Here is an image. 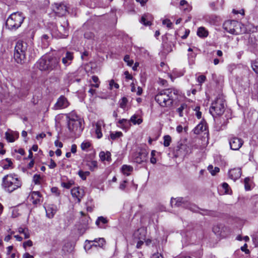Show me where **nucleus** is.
Instances as JSON below:
<instances>
[{
    "label": "nucleus",
    "instance_id": "obj_1",
    "mask_svg": "<svg viewBox=\"0 0 258 258\" xmlns=\"http://www.w3.org/2000/svg\"><path fill=\"white\" fill-rule=\"evenodd\" d=\"M178 93V91L174 89H164L155 95V100L161 107L169 108L176 99Z\"/></svg>",
    "mask_w": 258,
    "mask_h": 258
},
{
    "label": "nucleus",
    "instance_id": "obj_2",
    "mask_svg": "<svg viewBox=\"0 0 258 258\" xmlns=\"http://www.w3.org/2000/svg\"><path fill=\"white\" fill-rule=\"evenodd\" d=\"M35 65L41 71L49 73L60 68L59 58L50 55H43L38 59Z\"/></svg>",
    "mask_w": 258,
    "mask_h": 258
},
{
    "label": "nucleus",
    "instance_id": "obj_3",
    "mask_svg": "<svg viewBox=\"0 0 258 258\" xmlns=\"http://www.w3.org/2000/svg\"><path fill=\"white\" fill-rule=\"evenodd\" d=\"M33 48V43L31 41L29 43L26 42L19 40L15 47L14 58L15 60L20 64H23L26 60V52L28 49L32 51Z\"/></svg>",
    "mask_w": 258,
    "mask_h": 258
},
{
    "label": "nucleus",
    "instance_id": "obj_4",
    "mask_svg": "<svg viewBox=\"0 0 258 258\" xmlns=\"http://www.w3.org/2000/svg\"><path fill=\"white\" fill-rule=\"evenodd\" d=\"M22 182L17 175L9 174L5 175L2 179V186L4 190L12 192L20 187Z\"/></svg>",
    "mask_w": 258,
    "mask_h": 258
},
{
    "label": "nucleus",
    "instance_id": "obj_5",
    "mask_svg": "<svg viewBox=\"0 0 258 258\" xmlns=\"http://www.w3.org/2000/svg\"><path fill=\"white\" fill-rule=\"evenodd\" d=\"M68 127L72 135L80 136L83 127L82 120L75 112H72L68 115Z\"/></svg>",
    "mask_w": 258,
    "mask_h": 258
},
{
    "label": "nucleus",
    "instance_id": "obj_6",
    "mask_svg": "<svg viewBox=\"0 0 258 258\" xmlns=\"http://www.w3.org/2000/svg\"><path fill=\"white\" fill-rule=\"evenodd\" d=\"M24 19L21 13L16 12L12 14L7 19L6 25L10 30H16L20 27Z\"/></svg>",
    "mask_w": 258,
    "mask_h": 258
},
{
    "label": "nucleus",
    "instance_id": "obj_7",
    "mask_svg": "<svg viewBox=\"0 0 258 258\" xmlns=\"http://www.w3.org/2000/svg\"><path fill=\"white\" fill-rule=\"evenodd\" d=\"M170 204L172 207H182L195 212H197L198 209L195 205L191 204L186 198L182 197L171 198Z\"/></svg>",
    "mask_w": 258,
    "mask_h": 258
},
{
    "label": "nucleus",
    "instance_id": "obj_8",
    "mask_svg": "<svg viewBox=\"0 0 258 258\" xmlns=\"http://www.w3.org/2000/svg\"><path fill=\"white\" fill-rule=\"evenodd\" d=\"M224 111V101L222 99L217 98L212 104L210 109V112L213 115L214 114L220 115Z\"/></svg>",
    "mask_w": 258,
    "mask_h": 258
},
{
    "label": "nucleus",
    "instance_id": "obj_9",
    "mask_svg": "<svg viewBox=\"0 0 258 258\" xmlns=\"http://www.w3.org/2000/svg\"><path fill=\"white\" fill-rule=\"evenodd\" d=\"M240 24L234 20H228L225 21L223 27L225 30L232 34L238 35L239 32L237 31L238 27H240Z\"/></svg>",
    "mask_w": 258,
    "mask_h": 258
},
{
    "label": "nucleus",
    "instance_id": "obj_10",
    "mask_svg": "<svg viewBox=\"0 0 258 258\" xmlns=\"http://www.w3.org/2000/svg\"><path fill=\"white\" fill-rule=\"evenodd\" d=\"M189 148L185 144H180L178 145L174 149L173 155L175 157H181L183 158L189 154Z\"/></svg>",
    "mask_w": 258,
    "mask_h": 258
},
{
    "label": "nucleus",
    "instance_id": "obj_11",
    "mask_svg": "<svg viewBox=\"0 0 258 258\" xmlns=\"http://www.w3.org/2000/svg\"><path fill=\"white\" fill-rule=\"evenodd\" d=\"M105 244V240L103 238H95L93 240H87L85 241V248L89 249L92 247H102Z\"/></svg>",
    "mask_w": 258,
    "mask_h": 258
},
{
    "label": "nucleus",
    "instance_id": "obj_12",
    "mask_svg": "<svg viewBox=\"0 0 258 258\" xmlns=\"http://www.w3.org/2000/svg\"><path fill=\"white\" fill-rule=\"evenodd\" d=\"M68 25L67 21H64L63 24H61L58 28H56L55 26H54L53 28L52 29V35L59 36L58 35L60 34V36L68 35Z\"/></svg>",
    "mask_w": 258,
    "mask_h": 258
},
{
    "label": "nucleus",
    "instance_id": "obj_13",
    "mask_svg": "<svg viewBox=\"0 0 258 258\" xmlns=\"http://www.w3.org/2000/svg\"><path fill=\"white\" fill-rule=\"evenodd\" d=\"M229 143L230 149L232 150H238L243 144V140L236 137H231L229 138Z\"/></svg>",
    "mask_w": 258,
    "mask_h": 258
},
{
    "label": "nucleus",
    "instance_id": "obj_14",
    "mask_svg": "<svg viewBox=\"0 0 258 258\" xmlns=\"http://www.w3.org/2000/svg\"><path fill=\"white\" fill-rule=\"evenodd\" d=\"M53 10L59 17L65 16L68 13L67 6L63 3L55 4Z\"/></svg>",
    "mask_w": 258,
    "mask_h": 258
},
{
    "label": "nucleus",
    "instance_id": "obj_15",
    "mask_svg": "<svg viewBox=\"0 0 258 258\" xmlns=\"http://www.w3.org/2000/svg\"><path fill=\"white\" fill-rule=\"evenodd\" d=\"M148 153L146 150H141L140 152L136 153L134 157V162L141 164L147 159Z\"/></svg>",
    "mask_w": 258,
    "mask_h": 258
},
{
    "label": "nucleus",
    "instance_id": "obj_16",
    "mask_svg": "<svg viewBox=\"0 0 258 258\" xmlns=\"http://www.w3.org/2000/svg\"><path fill=\"white\" fill-rule=\"evenodd\" d=\"M71 195L73 198L76 199L78 203H80L85 196V192L83 188L76 187L71 189Z\"/></svg>",
    "mask_w": 258,
    "mask_h": 258
},
{
    "label": "nucleus",
    "instance_id": "obj_17",
    "mask_svg": "<svg viewBox=\"0 0 258 258\" xmlns=\"http://www.w3.org/2000/svg\"><path fill=\"white\" fill-rule=\"evenodd\" d=\"M69 103L67 99L63 96H61L57 99V102L54 105V109L55 110L61 109L67 107Z\"/></svg>",
    "mask_w": 258,
    "mask_h": 258
},
{
    "label": "nucleus",
    "instance_id": "obj_18",
    "mask_svg": "<svg viewBox=\"0 0 258 258\" xmlns=\"http://www.w3.org/2000/svg\"><path fill=\"white\" fill-rule=\"evenodd\" d=\"M74 58L73 53L70 51H64L62 54V62L65 67L71 64Z\"/></svg>",
    "mask_w": 258,
    "mask_h": 258
},
{
    "label": "nucleus",
    "instance_id": "obj_19",
    "mask_svg": "<svg viewBox=\"0 0 258 258\" xmlns=\"http://www.w3.org/2000/svg\"><path fill=\"white\" fill-rule=\"evenodd\" d=\"M30 200L34 205L41 204L43 198L40 193L38 191H32L30 194Z\"/></svg>",
    "mask_w": 258,
    "mask_h": 258
},
{
    "label": "nucleus",
    "instance_id": "obj_20",
    "mask_svg": "<svg viewBox=\"0 0 258 258\" xmlns=\"http://www.w3.org/2000/svg\"><path fill=\"white\" fill-rule=\"evenodd\" d=\"M116 125L118 127L125 131H127L132 125L130 120L124 118L118 120L116 122Z\"/></svg>",
    "mask_w": 258,
    "mask_h": 258
},
{
    "label": "nucleus",
    "instance_id": "obj_21",
    "mask_svg": "<svg viewBox=\"0 0 258 258\" xmlns=\"http://www.w3.org/2000/svg\"><path fill=\"white\" fill-rule=\"evenodd\" d=\"M57 210V208L56 205L53 204L48 205L45 208L46 216L49 218H52Z\"/></svg>",
    "mask_w": 258,
    "mask_h": 258
},
{
    "label": "nucleus",
    "instance_id": "obj_22",
    "mask_svg": "<svg viewBox=\"0 0 258 258\" xmlns=\"http://www.w3.org/2000/svg\"><path fill=\"white\" fill-rule=\"evenodd\" d=\"M229 177L231 179L235 181L240 178L241 175V169L239 168H233L229 171Z\"/></svg>",
    "mask_w": 258,
    "mask_h": 258
},
{
    "label": "nucleus",
    "instance_id": "obj_23",
    "mask_svg": "<svg viewBox=\"0 0 258 258\" xmlns=\"http://www.w3.org/2000/svg\"><path fill=\"white\" fill-rule=\"evenodd\" d=\"M207 125L206 122L205 121H202L195 128L194 132L195 134L199 135L202 132L207 131Z\"/></svg>",
    "mask_w": 258,
    "mask_h": 258
},
{
    "label": "nucleus",
    "instance_id": "obj_24",
    "mask_svg": "<svg viewBox=\"0 0 258 258\" xmlns=\"http://www.w3.org/2000/svg\"><path fill=\"white\" fill-rule=\"evenodd\" d=\"M146 235V231L144 228H141L138 229L134 233V237L137 239L145 240Z\"/></svg>",
    "mask_w": 258,
    "mask_h": 258
},
{
    "label": "nucleus",
    "instance_id": "obj_25",
    "mask_svg": "<svg viewBox=\"0 0 258 258\" xmlns=\"http://www.w3.org/2000/svg\"><path fill=\"white\" fill-rule=\"evenodd\" d=\"M99 157L102 161H110L111 160V153L108 151L106 152L103 151L100 152L99 153Z\"/></svg>",
    "mask_w": 258,
    "mask_h": 258
},
{
    "label": "nucleus",
    "instance_id": "obj_26",
    "mask_svg": "<svg viewBox=\"0 0 258 258\" xmlns=\"http://www.w3.org/2000/svg\"><path fill=\"white\" fill-rule=\"evenodd\" d=\"M121 170L124 175L128 176L133 171V167L131 165H123L122 166Z\"/></svg>",
    "mask_w": 258,
    "mask_h": 258
},
{
    "label": "nucleus",
    "instance_id": "obj_27",
    "mask_svg": "<svg viewBox=\"0 0 258 258\" xmlns=\"http://www.w3.org/2000/svg\"><path fill=\"white\" fill-rule=\"evenodd\" d=\"M102 122L101 121H98L96 123V129H95V133L97 135V137L98 139L101 138L102 137V134L101 133V125Z\"/></svg>",
    "mask_w": 258,
    "mask_h": 258
},
{
    "label": "nucleus",
    "instance_id": "obj_28",
    "mask_svg": "<svg viewBox=\"0 0 258 258\" xmlns=\"http://www.w3.org/2000/svg\"><path fill=\"white\" fill-rule=\"evenodd\" d=\"M5 136L6 139L9 142H14L16 139H17L18 137L17 134H16V135H14V134L9 133V132H6Z\"/></svg>",
    "mask_w": 258,
    "mask_h": 258
},
{
    "label": "nucleus",
    "instance_id": "obj_29",
    "mask_svg": "<svg viewBox=\"0 0 258 258\" xmlns=\"http://www.w3.org/2000/svg\"><path fill=\"white\" fill-rule=\"evenodd\" d=\"M197 35L201 37H206L208 35V31L204 27H200L197 31Z\"/></svg>",
    "mask_w": 258,
    "mask_h": 258
},
{
    "label": "nucleus",
    "instance_id": "obj_30",
    "mask_svg": "<svg viewBox=\"0 0 258 258\" xmlns=\"http://www.w3.org/2000/svg\"><path fill=\"white\" fill-rule=\"evenodd\" d=\"M108 220L106 218L101 216L98 218L97 220L96 221V224L100 228H104V227L102 225H100V224H106Z\"/></svg>",
    "mask_w": 258,
    "mask_h": 258
},
{
    "label": "nucleus",
    "instance_id": "obj_31",
    "mask_svg": "<svg viewBox=\"0 0 258 258\" xmlns=\"http://www.w3.org/2000/svg\"><path fill=\"white\" fill-rule=\"evenodd\" d=\"M18 231L21 234H23L24 235V238L25 239H27V238H29L30 232H29V230L27 228L19 227L18 229Z\"/></svg>",
    "mask_w": 258,
    "mask_h": 258
},
{
    "label": "nucleus",
    "instance_id": "obj_32",
    "mask_svg": "<svg viewBox=\"0 0 258 258\" xmlns=\"http://www.w3.org/2000/svg\"><path fill=\"white\" fill-rule=\"evenodd\" d=\"M187 107V106L185 103H182L180 105V107H179L177 109L176 111L180 117H182L183 116V111L186 110Z\"/></svg>",
    "mask_w": 258,
    "mask_h": 258
},
{
    "label": "nucleus",
    "instance_id": "obj_33",
    "mask_svg": "<svg viewBox=\"0 0 258 258\" xmlns=\"http://www.w3.org/2000/svg\"><path fill=\"white\" fill-rule=\"evenodd\" d=\"M87 165L91 171H94L98 168V163L96 161L93 160L88 162Z\"/></svg>",
    "mask_w": 258,
    "mask_h": 258
},
{
    "label": "nucleus",
    "instance_id": "obj_34",
    "mask_svg": "<svg viewBox=\"0 0 258 258\" xmlns=\"http://www.w3.org/2000/svg\"><path fill=\"white\" fill-rule=\"evenodd\" d=\"M137 118V116L136 115H133L131 119H130V122H133L134 124H140L143 122V120L141 118Z\"/></svg>",
    "mask_w": 258,
    "mask_h": 258
},
{
    "label": "nucleus",
    "instance_id": "obj_35",
    "mask_svg": "<svg viewBox=\"0 0 258 258\" xmlns=\"http://www.w3.org/2000/svg\"><path fill=\"white\" fill-rule=\"evenodd\" d=\"M123 134L121 132H111L110 135L111 139L115 140L116 139L122 136Z\"/></svg>",
    "mask_w": 258,
    "mask_h": 258
},
{
    "label": "nucleus",
    "instance_id": "obj_36",
    "mask_svg": "<svg viewBox=\"0 0 258 258\" xmlns=\"http://www.w3.org/2000/svg\"><path fill=\"white\" fill-rule=\"evenodd\" d=\"M91 144L89 141H84L81 145V148L83 151H88Z\"/></svg>",
    "mask_w": 258,
    "mask_h": 258
},
{
    "label": "nucleus",
    "instance_id": "obj_37",
    "mask_svg": "<svg viewBox=\"0 0 258 258\" xmlns=\"http://www.w3.org/2000/svg\"><path fill=\"white\" fill-rule=\"evenodd\" d=\"M141 22L145 26H149L151 25V22L149 20L147 15H144L142 17Z\"/></svg>",
    "mask_w": 258,
    "mask_h": 258
},
{
    "label": "nucleus",
    "instance_id": "obj_38",
    "mask_svg": "<svg viewBox=\"0 0 258 258\" xmlns=\"http://www.w3.org/2000/svg\"><path fill=\"white\" fill-rule=\"evenodd\" d=\"M78 175L82 179L86 180L87 177L90 175V172L79 170L78 172Z\"/></svg>",
    "mask_w": 258,
    "mask_h": 258
},
{
    "label": "nucleus",
    "instance_id": "obj_39",
    "mask_svg": "<svg viewBox=\"0 0 258 258\" xmlns=\"http://www.w3.org/2000/svg\"><path fill=\"white\" fill-rule=\"evenodd\" d=\"M164 143L163 145L165 147H168L171 142V138L169 135H166L163 137Z\"/></svg>",
    "mask_w": 258,
    "mask_h": 258
},
{
    "label": "nucleus",
    "instance_id": "obj_40",
    "mask_svg": "<svg viewBox=\"0 0 258 258\" xmlns=\"http://www.w3.org/2000/svg\"><path fill=\"white\" fill-rule=\"evenodd\" d=\"M92 79L93 82L95 83L94 84H91V86L95 88H98L99 87L100 81L99 80V78L96 76H93L92 77Z\"/></svg>",
    "mask_w": 258,
    "mask_h": 258
},
{
    "label": "nucleus",
    "instance_id": "obj_41",
    "mask_svg": "<svg viewBox=\"0 0 258 258\" xmlns=\"http://www.w3.org/2000/svg\"><path fill=\"white\" fill-rule=\"evenodd\" d=\"M251 67L253 70L258 74V59H255L252 61Z\"/></svg>",
    "mask_w": 258,
    "mask_h": 258
},
{
    "label": "nucleus",
    "instance_id": "obj_42",
    "mask_svg": "<svg viewBox=\"0 0 258 258\" xmlns=\"http://www.w3.org/2000/svg\"><path fill=\"white\" fill-rule=\"evenodd\" d=\"M127 101V99L126 97H123L119 102V106L124 109L126 107Z\"/></svg>",
    "mask_w": 258,
    "mask_h": 258
},
{
    "label": "nucleus",
    "instance_id": "obj_43",
    "mask_svg": "<svg viewBox=\"0 0 258 258\" xmlns=\"http://www.w3.org/2000/svg\"><path fill=\"white\" fill-rule=\"evenodd\" d=\"M249 182L250 178L249 177H246L244 180V187L246 190H250V185Z\"/></svg>",
    "mask_w": 258,
    "mask_h": 258
},
{
    "label": "nucleus",
    "instance_id": "obj_44",
    "mask_svg": "<svg viewBox=\"0 0 258 258\" xmlns=\"http://www.w3.org/2000/svg\"><path fill=\"white\" fill-rule=\"evenodd\" d=\"M74 182L73 181L69 180L66 182H62L61 185L64 188L69 189L72 186V185L74 184Z\"/></svg>",
    "mask_w": 258,
    "mask_h": 258
},
{
    "label": "nucleus",
    "instance_id": "obj_45",
    "mask_svg": "<svg viewBox=\"0 0 258 258\" xmlns=\"http://www.w3.org/2000/svg\"><path fill=\"white\" fill-rule=\"evenodd\" d=\"M124 60L129 66H132L134 63V61L132 59H130V57L128 55H126L124 56Z\"/></svg>",
    "mask_w": 258,
    "mask_h": 258
},
{
    "label": "nucleus",
    "instance_id": "obj_46",
    "mask_svg": "<svg viewBox=\"0 0 258 258\" xmlns=\"http://www.w3.org/2000/svg\"><path fill=\"white\" fill-rule=\"evenodd\" d=\"M41 176L40 175L35 174L33 176V180L34 182L36 184H39L40 183Z\"/></svg>",
    "mask_w": 258,
    "mask_h": 258
},
{
    "label": "nucleus",
    "instance_id": "obj_47",
    "mask_svg": "<svg viewBox=\"0 0 258 258\" xmlns=\"http://www.w3.org/2000/svg\"><path fill=\"white\" fill-rule=\"evenodd\" d=\"M222 188L225 190V191L224 192L225 194H229V190H230V188H229V185L228 184V183H226V182H224L222 184Z\"/></svg>",
    "mask_w": 258,
    "mask_h": 258
},
{
    "label": "nucleus",
    "instance_id": "obj_48",
    "mask_svg": "<svg viewBox=\"0 0 258 258\" xmlns=\"http://www.w3.org/2000/svg\"><path fill=\"white\" fill-rule=\"evenodd\" d=\"M5 161L7 163V164L4 165L3 168L5 169H8L10 167H11L12 166V162L11 161V159H10L9 158H7L5 160Z\"/></svg>",
    "mask_w": 258,
    "mask_h": 258
},
{
    "label": "nucleus",
    "instance_id": "obj_49",
    "mask_svg": "<svg viewBox=\"0 0 258 258\" xmlns=\"http://www.w3.org/2000/svg\"><path fill=\"white\" fill-rule=\"evenodd\" d=\"M162 24L164 25H166L168 28H171L172 23L169 19H165L162 21Z\"/></svg>",
    "mask_w": 258,
    "mask_h": 258
},
{
    "label": "nucleus",
    "instance_id": "obj_50",
    "mask_svg": "<svg viewBox=\"0 0 258 258\" xmlns=\"http://www.w3.org/2000/svg\"><path fill=\"white\" fill-rule=\"evenodd\" d=\"M33 245V242L31 240H28L23 243V247L26 249L27 246L31 247Z\"/></svg>",
    "mask_w": 258,
    "mask_h": 258
},
{
    "label": "nucleus",
    "instance_id": "obj_51",
    "mask_svg": "<svg viewBox=\"0 0 258 258\" xmlns=\"http://www.w3.org/2000/svg\"><path fill=\"white\" fill-rule=\"evenodd\" d=\"M206 79V77L204 75H201L197 78V81L200 84L203 83Z\"/></svg>",
    "mask_w": 258,
    "mask_h": 258
},
{
    "label": "nucleus",
    "instance_id": "obj_52",
    "mask_svg": "<svg viewBox=\"0 0 258 258\" xmlns=\"http://www.w3.org/2000/svg\"><path fill=\"white\" fill-rule=\"evenodd\" d=\"M109 85L111 89L112 88L113 86H114L116 89H118L119 88V85L117 83H115L113 80H111L110 81Z\"/></svg>",
    "mask_w": 258,
    "mask_h": 258
},
{
    "label": "nucleus",
    "instance_id": "obj_53",
    "mask_svg": "<svg viewBox=\"0 0 258 258\" xmlns=\"http://www.w3.org/2000/svg\"><path fill=\"white\" fill-rule=\"evenodd\" d=\"M51 191L52 193L54 194L56 196H59L60 195V192L58 188L56 187H52L51 189Z\"/></svg>",
    "mask_w": 258,
    "mask_h": 258
},
{
    "label": "nucleus",
    "instance_id": "obj_54",
    "mask_svg": "<svg viewBox=\"0 0 258 258\" xmlns=\"http://www.w3.org/2000/svg\"><path fill=\"white\" fill-rule=\"evenodd\" d=\"M241 250L245 252L246 254H249L250 252L249 249H247V245L246 243L244 244L243 246L241 247Z\"/></svg>",
    "mask_w": 258,
    "mask_h": 258
},
{
    "label": "nucleus",
    "instance_id": "obj_55",
    "mask_svg": "<svg viewBox=\"0 0 258 258\" xmlns=\"http://www.w3.org/2000/svg\"><path fill=\"white\" fill-rule=\"evenodd\" d=\"M126 180H123L119 185V188L121 190H124L126 187Z\"/></svg>",
    "mask_w": 258,
    "mask_h": 258
},
{
    "label": "nucleus",
    "instance_id": "obj_56",
    "mask_svg": "<svg viewBox=\"0 0 258 258\" xmlns=\"http://www.w3.org/2000/svg\"><path fill=\"white\" fill-rule=\"evenodd\" d=\"M56 166V164L52 159H51L50 161V164L49 165V167L51 169H53Z\"/></svg>",
    "mask_w": 258,
    "mask_h": 258
},
{
    "label": "nucleus",
    "instance_id": "obj_57",
    "mask_svg": "<svg viewBox=\"0 0 258 258\" xmlns=\"http://www.w3.org/2000/svg\"><path fill=\"white\" fill-rule=\"evenodd\" d=\"M151 258H163V257L160 253L157 252L153 254Z\"/></svg>",
    "mask_w": 258,
    "mask_h": 258
},
{
    "label": "nucleus",
    "instance_id": "obj_58",
    "mask_svg": "<svg viewBox=\"0 0 258 258\" xmlns=\"http://www.w3.org/2000/svg\"><path fill=\"white\" fill-rule=\"evenodd\" d=\"M124 75L126 79L132 80L133 79V76L127 71L125 72Z\"/></svg>",
    "mask_w": 258,
    "mask_h": 258
},
{
    "label": "nucleus",
    "instance_id": "obj_59",
    "mask_svg": "<svg viewBox=\"0 0 258 258\" xmlns=\"http://www.w3.org/2000/svg\"><path fill=\"white\" fill-rule=\"evenodd\" d=\"M139 240L137 244V247L138 248H141V246L143 244L144 242V240H143V239H139Z\"/></svg>",
    "mask_w": 258,
    "mask_h": 258
},
{
    "label": "nucleus",
    "instance_id": "obj_60",
    "mask_svg": "<svg viewBox=\"0 0 258 258\" xmlns=\"http://www.w3.org/2000/svg\"><path fill=\"white\" fill-rule=\"evenodd\" d=\"M220 171V169L218 167H215L214 169L212 171H211V173L212 175H214L217 173L219 172Z\"/></svg>",
    "mask_w": 258,
    "mask_h": 258
},
{
    "label": "nucleus",
    "instance_id": "obj_61",
    "mask_svg": "<svg viewBox=\"0 0 258 258\" xmlns=\"http://www.w3.org/2000/svg\"><path fill=\"white\" fill-rule=\"evenodd\" d=\"M54 144H55V146H56V147H58L59 148L62 147V146H63L62 143L58 140L55 141L54 142Z\"/></svg>",
    "mask_w": 258,
    "mask_h": 258
},
{
    "label": "nucleus",
    "instance_id": "obj_62",
    "mask_svg": "<svg viewBox=\"0 0 258 258\" xmlns=\"http://www.w3.org/2000/svg\"><path fill=\"white\" fill-rule=\"evenodd\" d=\"M23 258H34V256L30 255L28 252H26L23 255Z\"/></svg>",
    "mask_w": 258,
    "mask_h": 258
},
{
    "label": "nucleus",
    "instance_id": "obj_63",
    "mask_svg": "<svg viewBox=\"0 0 258 258\" xmlns=\"http://www.w3.org/2000/svg\"><path fill=\"white\" fill-rule=\"evenodd\" d=\"M136 1L139 3L142 6H144L148 2V0H136Z\"/></svg>",
    "mask_w": 258,
    "mask_h": 258
},
{
    "label": "nucleus",
    "instance_id": "obj_64",
    "mask_svg": "<svg viewBox=\"0 0 258 258\" xmlns=\"http://www.w3.org/2000/svg\"><path fill=\"white\" fill-rule=\"evenodd\" d=\"M77 152V146L75 144H74L71 147V152L73 153H75Z\"/></svg>",
    "mask_w": 258,
    "mask_h": 258
}]
</instances>
